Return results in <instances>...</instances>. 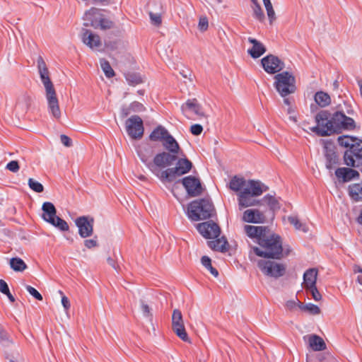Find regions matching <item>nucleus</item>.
Masks as SVG:
<instances>
[{
  "label": "nucleus",
  "mask_w": 362,
  "mask_h": 362,
  "mask_svg": "<svg viewBox=\"0 0 362 362\" xmlns=\"http://www.w3.org/2000/svg\"><path fill=\"white\" fill-rule=\"evenodd\" d=\"M317 125L310 127V130L320 136L340 134L343 131H352L356 128L353 118L348 117L342 110L332 114L327 110H322L315 115Z\"/></svg>",
  "instance_id": "1"
},
{
  "label": "nucleus",
  "mask_w": 362,
  "mask_h": 362,
  "mask_svg": "<svg viewBox=\"0 0 362 362\" xmlns=\"http://www.w3.org/2000/svg\"><path fill=\"white\" fill-rule=\"evenodd\" d=\"M229 188L238 194L240 208L259 205L260 201L254 199L267 191V187L258 180H246L244 177L233 176L229 182Z\"/></svg>",
  "instance_id": "2"
},
{
  "label": "nucleus",
  "mask_w": 362,
  "mask_h": 362,
  "mask_svg": "<svg viewBox=\"0 0 362 362\" xmlns=\"http://www.w3.org/2000/svg\"><path fill=\"white\" fill-rule=\"evenodd\" d=\"M258 247H252L255 255L267 259H281L289 255V248H283L280 235L272 233L270 230L260 239Z\"/></svg>",
  "instance_id": "3"
},
{
  "label": "nucleus",
  "mask_w": 362,
  "mask_h": 362,
  "mask_svg": "<svg viewBox=\"0 0 362 362\" xmlns=\"http://www.w3.org/2000/svg\"><path fill=\"white\" fill-rule=\"evenodd\" d=\"M37 69L41 81L45 86L46 99L49 112L57 119L61 118L62 112L59 105V100L52 82L49 76V71L46 63L41 56L37 60Z\"/></svg>",
  "instance_id": "4"
},
{
  "label": "nucleus",
  "mask_w": 362,
  "mask_h": 362,
  "mask_svg": "<svg viewBox=\"0 0 362 362\" xmlns=\"http://www.w3.org/2000/svg\"><path fill=\"white\" fill-rule=\"evenodd\" d=\"M216 214L214 206L209 199L192 202L188 206V216L192 221L207 219Z\"/></svg>",
  "instance_id": "5"
},
{
  "label": "nucleus",
  "mask_w": 362,
  "mask_h": 362,
  "mask_svg": "<svg viewBox=\"0 0 362 362\" xmlns=\"http://www.w3.org/2000/svg\"><path fill=\"white\" fill-rule=\"evenodd\" d=\"M274 86L279 95L285 98L296 91V78L288 71H284L274 76Z\"/></svg>",
  "instance_id": "6"
},
{
  "label": "nucleus",
  "mask_w": 362,
  "mask_h": 362,
  "mask_svg": "<svg viewBox=\"0 0 362 362\" xmlns=\"http://www.w3.org/2000/svg\"><path fill=\"white\" fill-rule=\"evenodd\" d=\"M176 161L175 167L168 168L161 172L160 180L162 182H173L177 177L182 176L191 170L192 163L187 158H178Z\"/></svg>",
  "instance_id": "7"
},
{
  "label": "nucleus",
  "mask_w": 362,
  "mask_h": 362,
  "mask_svg": "<svg viewBox=\"0 0 362 362\" xmlns=\"http://www.w3.org/2000/svg\"><path fill=\"white\" fill-rule=\"evenodd\" d=\"M179 156L170 152H161L156 154L153 163L146 164L151 171L160 180V169L172 165L178 158Z\"/></svg>",
  "instance_id": "8"
},
{
  "label": "nucleus",
  "mask_w": 362,
  "mask_h": 362,
  "mask_svg": "<svg viewBox=\"0 0 362 362\" xmlns=\"http://www.w3.org/2000/svg\"><path fill=\"white\" fill-rule=\"evenodd\" d=\"M257 265L264 274L276 279L284 276L286 272L285 265L269 259L259 260Z\"/></svg>",
  "instance_id": "9"
},
{
  "label": "nucleus",
  "mask_w": 362,
  "mask_h": 362,
  "mask_svg": "<svg viewBox=\"0 0 362 362\" xmlns=\"http://www.w3.org/2000/svg\"><path fill=\"white\" fill-rule=\"evenodd\" d=\"M344 163L351 167H358L362 162V140L352 144L344 155Z\"/></svg>",
  "instance_id": "10"
},
{
  "label": "nucleus",
  "mask_w": 362,
  "mask_h": 362,
  "mask_svg": "<svg viewBox=\"0 0 362 362\" xmlns=\"http://www.w3.org/2000/svg\"><path fill=\"white\" fill-rule=\"evenodd\" d=\"M126 130L128 135L133 139H139L144 135V128L141 118L138 115H133L127 119Z\"/></svg>",
  "instance_id": "11"
},
{
  "label": "nucleus",
  "mask_w": 362,
  "mask_h": 362,
  "mask_svg": "<svg viewBox=\"0 0 362 362\" xmlns=\"http://www.w3.org/2000/svg\"><path fill=\"white\" fill-rule=\"evenodd\" d=\"M94 218L90 216H81L75 220L79 235L83 238L90 237L93 233Z\"/></svg>",
  "instance_id": "12"
},
{
  "label": "nucleus",
  "mask_w": 362,
  "mask_h": 362,
  "mask_svg": "<svg viewBox=\"0 0 362 362\" xmlns=\"http://www.w3.org/2000/svg\"><path fill=\"white\" fill-rule=\"evenodd\" d=\"M172 328L176 335L184 341H189L185 330L182 315L180 310L175 309L172 315Z\"/></svg>",
  "instance_id": "13"
},
{
  "label": "nucleus",
  "mask_w": 362,
  "mask_h": 362,
  "mask_svg": "<svg viewBox=\"0 0 362 362\" xmlns=\"http://www.w3.org/2000/svg\"><path fill=\"white\" fill-rule=\"evenodd\" d=\"M261 63L264 70L270 74H276L285 67L284 62L273 54H269L262 58Z\"/></svg>",
  "instance_id": "14"
},
{
  "label": "nucleus",
  "mask_w": 362,
  "mask_h": 362,
  "mask_svg": "<svg viewBox=\"0 0 362 362\" xmlns=\"http://www.w3.org/2000/svg\"><path fill=\"white\" fill-rule=\"evenodd\" d=\"M197 229L200 234L207 239L216 238L221 233V228L218 225L213 221H206L198 223Z\"/></svg>",
  "instance_id": "15"
},
{
  "label": "nucleus",
  "mask_w": 362,
  "mask_h": 362,
  "mask_svg": "<svg viewBox=\"0 0 362 362\" xmlns=\"http://www.w3.org/2000/svg\"><path fill=\"white\" fill-rule=\"evenodd\" d=\"M33 100L26 92L20 94L16 99L13 112L18 117L24 116L28 111Z\"/></svg>",
  "instance_id": "16"
},
{
  "label": "nucleus",
  "mask_w": 362,
  "mask_h": 362,
  "mask_svg": "<svg viewBox=\"0 0 362 362\" xmlns=\"http://www.w3.org/2000/svg\"><path fill=\"white\" fill-rule=\"evenodd\" d=\"M181 182L190 197H197L202 193L203 188L200 180L192 175L184 177Z\"/></svg>",
  "instance_id": "17"
},
{
  "label": "nucleus",
  "mask_w": 362,
  "mask_h": 362,
  "mask_svg": "<svg viewBox=\"0 0 362 362\" xmlns=\"http://www.w3.org/2000/svg\"><path fill=\"white\" fill-rule=\"evenodd\" d=\"M103 14L102 11L99 8L93 7L87 11L84 14V20L87 21L85 23L86 26H92L94 28H98V23H99L100 18L103 17Z\"/></svg>",
  "instance_id": "18"
},
{
  "label": "nucleus",
  "mask_w": 362,
  "mask_h": 362,
  "mask_svg": "<svg viewBox=\"0 0 362 362\" xmlns=\"http://www.w3.org/2000/svg\"><path fill=\"white\" fill-rule=\"evenodd\" d=\"M82 41L92 49H98L101 46V41L99 35L93 33L88 30H83Z\"/></svg>",
  "instance_id": "19"
},
{
  "label": "nucleus",
  "mask_w": 362,
  "mask_h": 362,
  "mask_svg": "<svg viewBox=\"0 0 362 362\" xmlns=\"http://www.w3.org/2000/svg\"><path fill=\"white\" fill-rule=\"evenodd\" d=\"M269 230V228L266 226H255L250 225H246L245 226V233L250 238H255L258 244L263 235H265Z\"/></svg>",
  "instance_id": "20"
},
{
  "label": "nucleus",
  "mask_w": 362,
  "mask_h": 362,
  "mask_svg": "<svg viewBox=\"0 0 362 362\" xmlns=\"http://www.w3.org/2000/svg\"><path fill=\"white\" fill-rule=\"evenodd\" d=\"M243 220L247 223H263L265 220V216L258 209H247L243 213Z\"/></svg>",
  "instance_id": "21"
},
{
  "label": "nucleus",
  "mask_w": 362,
  "mask_h": 362,
  "mask_svg": "<svg viewBox=\"0 0 362 362\" xmlns=\"http://www.w3.org/2000/svg\"><path fill=\"white\" fill-rule=\"evenodd\" d=\"M248 42L252 45V48L247 50L248 54L252 58H259L266 52V47L261 42L252 37H248Z\"/></svg>",
  "instance_id": "22"
},
{
  "label": "nucleus",
  "mask_w": 362,
  "mask_h": 362,
  "mask_svg": "<svg viewBox=\"0 0 362 362\" xmlns=\"http://www.w3.org/2000/svg\"><path fill=\"white\" fill-rule=\"evenodd\" d=\"M42 210L43 211L42 215L43 220L49 223H53V221L57 216L54 205L52 202H45L42 206Z\"/></svg>",
  "instance_id": "23"
},
{
  "label": "nucleus",
  "mask_w": 362,
  "mask_h": 362,
  "mask_svg": "<svg viewBox=\"0 0 362 362\" xmlns=\"http://www.w3.org/2000/svg\"><path fill=\"white\" fill-rule=\"evenodd\" d=\"M181 109L182 112L190 110L197 115L199 117L206 118V115H205L203 108L197 103L196 99L188 100L185 104L182 105Z\"/></svg>",
  "instance_id": "24"
},
{
  "label": "nucleus",
  "mask_w": 362,
  "mask_h": 362,
  "mask_svg": "<svg viewBox=\"0 0 362 362\" xmlns=\"http://www.w3.org/2000/svg\"><path fill=\"white\" fill-rule=\"evenodd\" d=\"M304 339H308L309 346L315 351H323L326 349V344L323 339L316 334L305 336Z\"/></svg>",
  "instance_id": "25"
},
{
  "label": "nucleus",
  "mask_w": 362,
  "mask_h": 362,
  "mask_svg": "<svg viewBox=\"0 0 362 362\" xmlns=\"http://www.w3.org/2000/svg\"><path fill=\"white\" fill-rule=\"evenodd\" d=\"M335 175L338 178H341L344 182L359 177V173L357 170L348 168H337L335 171Z\"/></svg>",
  "instance_id": "26"
},
{
  "label": "nucleus",
  "mask_w": 362,
  "mask_h": 362,
  "mask_svg": "<svg viewBox=\"0 0 362 362\" xmlns=\"http://www.w3.org/2000/svg\"><path fill=\"white\" fill-rule=\"evenodd\" d=\"M163 145L168 152L177 154L178 156L182 154V151L174 137L171 134H168L163 140Z\"/></svg>",
  "instance_id": "27"
},
{
  "label": "nucleus",
  "mask_w": 362,
  "mask_h": 362,
  "mask_svg": "<svg viewBox=\"0 0 362 362\" xmlns=\"http://www.w3.org/2000/svg\"><path fill=\"white\" fill-rule=\"evenodd\" d=\"M325 156L327 169L332 170L339 164V158L334 148L326 146Z\"/></svg>",
  "instance_id": "28"
},
{
  "label": "nucleus",
  "mask_w": 362,
  "mask_h": 362,
  "mask_svg": "<svg viewBox=\"0 0 362 362\" xmlns=\"http://www.w3.org/2000/svg\"><path fill=\"white\" fill-rule=\"evenodd\" d=\"M317 269H309L303 274V284L305 288L316 286Z\"/></svg>",
  "instance_id": "29"
},
{
  "label": "nucleus",
  "mask_w": 362,
  "mask_h": 362,
  "mask_svg": "<svg viewBox=\"0 0 362 362\" xmlns=\"http://www.w3.org/2000/svg\"><path fill=\"white\" fill-rule=\"evenodd\" d=\"M207 243L209 247L214 251L224 252L228 250V243L225 237H221L215 240L208 241Z\"/></svg>",
  "instance_id": "30"
},
{
  "label": "nucleus",
  "mask_w": 362,
  "mask_h": 362,
  "mask_svg": "<svg viewBox=\"0 0 362 362\" xmlns=\"http://www.w3.org/2000/svg\"><path fill=\"white\" fill-rule=\"evenodd\" d=\"M349 194L355 202L362 200V182L355 183L349 186Z\"/></svg>",
  "instance_id": "31"
},
{
  "label": "nucleus",
  "mask_w": 362,
  "mask_h": 362,
  "mask_svg": "<svg viewBox=\"0 0 362 362\" xmlns=\"http://www.w3.org/2000/svg\"><path fill=\"white\" fill-rule=\"evenodd\" d=\"M168 134V130L163 126L159 125L151 133L149 139L153 141H163Z\"/></svg>",
  "instance_id": "32"
},
{
  "label": "nucleus",
  "mask_w": 362,
  "mask_h": 362,
  "mask_svg": "<svg viewBox=\"0 0 362 362\" xmlns=\"http://www.w3.org/2000/svg\"><path fill=\"white\" fill-rule=\"evenodd\" d=\"M315 100L322 107H327L331 103L330 96L323 91H318L315 93Z\"/></svg>",
  "instance_id": "33"
},
{
  "label": "nucleus",
  "mask_w": 362,
  "mask_h": 362,
  "mask_svg": "<svg viewBox=\"0 0 362 362\" xmlns=\"http://www.w3.org/2000/svg\"><path fill=\"white\" fill-rule=\"evenodd\" d=\"M287 220L291 225H292L296 230L307 233L308 227L305 223H302L297 216H288Z\"/></svg>",
  "instance_id": "34"
},
{
  "label": "nucleus",
  "mask_w": 362,
  "mask_h": 362,
  "mask_svg": "<svg viewBox=\"0 0 362 362\" xmlns=\"http://www.w3.org/2000/svg\"><path fill=\"white\" fill-rule=\"evenodd\" d=\"M263 201L267 203L269 207V209L273 212H275L281 209V204L279 199L270 194L265 195L263 197Z\"/></svg>",
  "instance_id": "35"
},
{
  "label": "nucleus",
  "mask_w": 362,
  "mask_h": 362,
  "mask_svg": "<svg viewBox=\"0 0 362 362\" xmlns=\"http://www.w3.org/2000/svg\"><path fill=\"white\" fill-rule=\"evenodd\" d=\"M298 308L303 311L308 312L311 315H315L320 313V308L314 305L313 303H308V304H303L300 301H298Z\"/></svg>",
  "instance_id": "36"
},
{
  "label": "nucleus",
  "mask_w": 362,
  "mask_h": 362,
  "mask_svg": "<svg viewBox=\"0 0 362 362\" xmlns=\"http://www.w3.org/2000/svg\"><path fill=\"white\" fill-rule=\"evenodd\" d=\"M10 266L16 272H23L27 266L23 259L18 257L11 258L10 260Z\"/></svg>",
  "instance_id": "37"
},
{
  "label": "nucleus",
  "mask_w": 362,
  "mask_h": 362,
  "mask_svg": "<svg viewBox=\"0 0 362 362\" xmlns=\"http://www.w3.org/2000/svg\"><path fill=\"white\" fill-rule=\"evenodd\" d=\"M100 64L102 70L103 71L105 76L108 78L115 76V73L114 70L112 69L109 62L105 59H100Z\"/></svg>",
  "instance_id": "38"
},
{
  "label": "nucleus",
  "mask_w": 362,
  "mask_h": 362,
  "mask_svg": "<svg viewBox=\"0 0 362 362\" xmlns=\"http://www.w3.org/2000/svg\"><path fill=\"white\" fill-rule=\"evenodd\" d=\"M13 343L10 334L6 332L4 327L0 325V344L4 346H8Z\"/></svg>",
  "instance_id": "39"
},
{
  "label": "nucleus",
  "mask_w": 362,
  "mask_h": 362,
  "mask_svg": "<svg viewBox=\"0 0 362 362\" xmlns=\"http://www.w3.org/2000/svg\"><path fill=\"white\" fill-rule=\"evenodd\" d=\"M125 79L131 86H136L143 82L141 76L136 73H127L125 74Z\"/></svg>",
  "instance_id": "40"
},
{
  "label": "nucleus",
  "mask_w": 362,
  "mask_h": 362,
  "mask_svg": "<svg viewBox=\"0 0 362 362\" xmlns=\"http://www.w3.org/2000/svg\"><path fill=\"white\" fill-rule=\"evenodd\" d=\"M263 3L267 11V14L269 20V23L270 24H272L273 22L276 20V14L272 2L270 0H263Z\"/></svg>",
  "instance_id": "41"
},
{
  "label": "nucleus",
  "mask_w": 362,
  "mask_h": 362,
  "mask_svg": "<svg viewBox=\"0 0 362 362\" xmlns=\"http://www.w3.org/2000/svg\"><path fill=\"white\" fill-rule=\"evenodd\" d=\"M337 141L340 146L346 148L349 147V148L352 144L358 141V139L348 136H341L338 138Z\"/></svg>",
  "instance_id": "42"
},
{
  "label": "nucleus",
  "mask_w": 362,
  "mask_h": 362,
  "mask_svg": "<svg viewBox=\"0 0 362 362\" xmlns=\"http://www.w3.org/2000/svg\"><path fill=\"white\" fill-rule=\"evenodd\" d=\"M252 9L253 11V17L260 22H263L265 19V16L259 4L252 5Z\"/></svg>",
  "instance_id": "43"
},
{
  "label": "nucleus",
  "mask_w": 362,
  "mask_h": 362,
  "mask_svg": "<svg viewBox=\"0 0 362 362\" xmlns=\"http://www.w3.org/2000/svg\"><path fill=\"white\" fill-rule=\"evenodd\" d=\"M50 224L59 228L62 231H67L69 229V225L66 223V221L59 216H57L53 221V223H51Z\"/></svg>",
  "instance_id": "44"
},
{
  "label": "nucleus",
  "mask_w": 362,
  "mask_h": 362,
  "mask_svg": "<svg viewBox=\"0 0 362 362\" xmlns=\"http://www.w3.org/2000/svg\"><path fill=\"white\" fill-rule=\"evenodd\" d=\"M100 19L99 23H98V28L105 30L114 27V23L110 19L106 18L104 15Z\"/></svg>",
  "instance_id": "45"
},
{
  "label": "nucleus",
  "mask_w": 362,
  "mask_h": 362,
  "mask_svg": "<svg viewBox=\"0 0 362 362\" xmlns=\"http://www.w3.org/2000/svg\"><path fill=\"white\" fill-rule=\"evenodd\" d=\"M29 187L35 192H42L44 191L43 185L33 178H29L28 182Z\"/></svg>",
  "instance_id": "46"
},
{
  "label": "nucleus",
  "mask_w": 362,
  "mask_h": 362,
  "mask_svg": "<svg viewBox=\"0 0 362 362\" xmlns=\"http://www.w3.org/2000/svg\"><path fill=\"white\" fill-rule=\"evenodd\" d=\"M141 309L145 317L149 318L150 320L152 319L153 315L151 312V308L144 300H141Z\"/></svg>",
  "instance_id": "47"
},
{
  "label": "nucleus",
  "mask_w": 362,
  "mask_h": 362,
  "mask_svg": "<svg viewBox=\"0 0 362 362\" xmlns=\"http://www.w3.org/2000/svg\"><path fill=\"white\" fill-rule=\"evenodd\" d=\"M25 288L27 291L35 298H36L38 300H42V296L35 288L29 285L26 286Z\"/></svg>",
  "instance_id": "48"
},
{
  "label": "nucleus",
  "mask_w": 362,
  "mask_h": 362,
  "mask_svg": "<svg viewBox=\"0 0 362 362\" xmlns=\"http://www.w3.org/2000/svg\"><path fill=\"white\" fill-rule=\"evenodd\" d=\"M209 27V21L206 16L199 18L198 28L201 31H206Z\"/></svg>",
  "instance_id": "49"
},
{
  "label": "nucleus",
  "mask_w": 362,
  "mask_h": 362,
  "mask_svg": "<svg viewBox=\"0 0 362 362\" xmlns=\"http://www.w3.org/2000/svg\"><path fill=\"white\" fill-rule=\"evenodd\" d=\"M149 16H150V18H151V23L156 25V26H159L161 23H162V20H161V16L160 14L158 13H153V12H149Z\"/></svg>",
  "instance_id": "50"
},
{
  "label": "nucleus",
  "mask_w": 362,
  "mask_h": 362,
  "mask_svg": "<svg viewBox=\"0 0 362 362\" xmlns=\"http://www.w3.org/2000/svg\"><path fill=\"white\" fill-rule=\"evenodd\" d=\"M6 168L12 173H17L19 170L20 166L18 161L11 160L7 163Z\"/></svg>",
  "instance_id": "51"
},
{
  "label": "nucleus",
  "mask_w": 362,
  "mask_h": 362,
  "mask_svg": "<svg viewBox=\"0 0 362 362\" xmlns=\"http://www.w3.org/2000/svg\"><path fill=\"white\" fill-rule=\"evenodd\" d=\"M306 289L310 291L312 297L315 301H319L321 300L322 296L320 293L319 291L317 290L316 286H315L314 287L308 288Z\"/></svg>",
  "instance_id": "52"
},
{
  "label": "nucleus",
  "mask_w": 362,
  "mask_h": 362,
  "mask_svg": "<svg viewBox=\"0 0 362 362\" xmlns=\"http://www.w3.org/2000/svg\"><path fill=\"white\" fill-rule=\"evenodd\" d=\"M203 127L201 124H195L191 126L190 132L194 136H199L202 134Z\"/></svg>",
  "instance_id": "53"
},
{
  "label": "nucleus",
  "mask_w": 362,
  "mask_h": 362,
  "mask_svg": "<svg viewBox=\"0 0 362 362\" xmlns=\"http://www.w3.org/2000/svg\"><path fill=\"white\" fill-rule=\"evenodd\" d=\"M354 272L355 273H357V278L356 281L360 284L362 285V268L360 266L355 265L354 267Z\"/></svg>",
  "instance_id": "54"
},
{
  "label": "nucleus",
  "mask_w": 362,
  "mask_h": 362,
  "mask_svg": "<svg viewBox=\"0 0 362 362\" xmlns=\"http://www.w3.org/2000/svg\"><path fill=\"white\" fill-rule=\"evenodd\" d=\"M60 141L66 147H70L72 144L71 139L64 134L60 136Z\"/></svg>",
  "instance_id": "55"
},
{
  "label": "nucleus",
  "mask_w": 362,
  "mask_h": 362,
  "mask_svg": "<svg viewBox=\"0 0 362 362\" xmlns=\"http://www.w3.org/2000/svg\"><path fill=\"white\" fill-rule=\"evenodd\" d=\"M130 109H132L133 111H141L144 109V107L141 103L135 101L130 105Z\"/></svg>",
  "instance_id": "56"
},
{
  "label": "nucleus",
  "mask_w": 362,
  "mask_h": 362,
  "mask_svg": "<svg viewBox=\"0 0 362 362\" xmlns=\"http://www.w3.org/2000/svg\"><path fill=\"white\" fill-rule=\"evenodd\" d=\"M85 246L88 248L91 249L93 247L98 246V243L95 239H88L84 241Z\"/></svg>",
  "instance_id": "57"
},
{
  "label": "nucleus",
  "mask_w": 362,
  "mask_h": 362,
  "mask_svg": "<svg viewBox=\"0 0 362 362\" xmlns=\"http://www.w3.org/2000/svg\"><path fill=\"white\" fill-rule=\"evenodd\" d=\"M62 304L65 310V311H68L71 307L70 301L69 298L66 296H62Z\"/></svg>",
  "instance_id": "58"
},
{
  "label": "nucleus",
  "mask_w": 362,
  "mask_h": 362,
  "mask_svg": "<svg viewBox=\"0 0 362 362\" xmlns=\"http://www.w3.org/2000/svg\"><path fill=\"white\" fill-rule=\"evenodd\" d=\"M8 291L9 288L6 282L3 279H0V291L2 293L5 294L6 293H8Z\"/></svg>",
  "instance_id": "59"
},
{
  "label": "nucleus",
  "mask_w": 362,
  "mask_h": 362,
  "mask_svg": "<svg viewBox=\"0 0 362 362\" xmlns=\"http://www.w3.org/2000/svg\"><path fill=\"white\" fill-rule=\"evenodd\" d=\"M201 262L203 266H204L206 269L211 267V260L207 256H203L201 259Z\"/></svg>",
  "instance_id": "60"
},
{
  "label": "nucleus",
  "mask_w": 362,
  "mask_h": 362,
  "mask_svg": "<svg viewBox=\"0 0 362 362\" xmlns=\"http://www.w3.org/2000/svg\"><path fill=\"white\" fill-rule=\"evenodd\" d=\"M297 305L295 300H288L286 303V306L289 310H293Z\"/></svg>",
  "instance_id": "61"
},
{
  "label": "nucleus",
  "mask_w": 362,
  "mask_h": 362,
  "mask_svg": "<svg viewBox=\"0 0 362 362\" xmlns=\"http://www.w3.org/2000/svg\"><path fill=\"white\" fill-rule=\"evenodd\" d=\"M211 272V274L214 276L215 277H217L218 276V272L216 269L211 266V267L207 268Z\"/></svg>",
  "instance_id": "62"
},
{
  "label": "nucleus",
  "mask_w": 362,
  "mask_h": 362,
  "mask_svg": "<svg viewBox=\"0 0 362 362\" xmlns=\"http://www.w3.org/2000/svg\"><path fill=\"white\" fill-rule=\"evenodd\" d=\"M107 263H108V264H109L112 267H113L114 269H116L115 262V260H114L112 258H111V257H108V258L107 259Z\"/></svg>",
  "instance_id": "63"
},
{
  "label": "nucleus",
  "mask_w": 362,
  "mask_h": 362,
  "mask_svg": "<svg viewBox=\"0 0 362 362\" xmlns=\"http://www.w3.org/2000/svg\"><path fill=\"white\" fill-rule=\"evenodd\" d=\"M121 114L123 117H126L129 114V109L128 108H122Z\"/></svg>",
  "instance_id": "64"
}]
</instances>
